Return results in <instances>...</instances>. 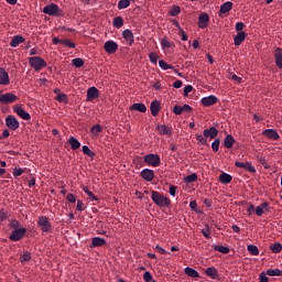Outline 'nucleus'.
I'll list each match as a JSON object with an SVG mask.
<instances>
[{
	"instance_id": "nucleus-11",
	"label": "nucleus",
	"mask_w": 282,
	"mask_h": 282,
	"mask_svg": "<svg viewBox=\"0 0 282 282\" xmlns=\"http://www.w3.org/2000/svg\"><path fill=\"white\" fill-rule=\"evenodd\" d=\"M217 96L215 95H209L207 97H203L200 102L203 107H213V105H217Z\"/></svg>"
},
{
	"instance_id": "nucleus-13",
	"label": "nucleus",
	"mask_w": 282,
	"mask_h": 282,
	"mask_svg": "<svg viewBox=\"0 0 282 282\" xmlns=\"http://www.w3.org/2000/svg\"><path fill=\"white\" fill-rule=\"evenodd\" d=\"M141 177L145 182H153V180L155 178V173L153 172V170L144 169L143 171H141Z\"/></svg>"
},
{
	"instance_id": "nucleus-30",
	"label": "nucleus",
	"mask_w": 282,
	"mask_h": 282,
	"mask_svg": "<svg viewBox=\"0 0 282 282\" xmlns=\"http://www.w3.org/2000/svg\"><path fill=\"white\" fill-rule=\"evenodd\" d=\"M219 182L221 184H230L232 182V176L228 173H223L219 176Z\"/></svg>"
},
{
	"instance_id": "nucleus-5",
	"label": "nucleus",
	"mask_w": 282,
	"mask_h": 282,
	"mask_svg": "<svg viewBox=\"0 0 282 282\" xmlns=\"http://www.w3.org/2000/svg\"><path fill=\"white\" fill-rule=\"evenodd\" d=\"M25 232H28V229H25V227L18 228V229L11 231L9 239L11 241H21V239H23L25 237Z\"/></svg>"
},
{
	"instance_id": "nucleus-1",
	"label": "nucleus",
	"mask_w": 282,
	"mask_h": 282,
	"mask_svg": "<svg viewBox=\"0 0 282 282\" xmlns=\"http://www.w3.org/2000/svg\"><path fill=\"white\" fill-rule=\"evenodd\" d=\"M151 199L159 208H169L171 206V199L160 192L152 191Z\"/></svg>"
},
{
	"instance_id": "nucleus-17",
	"label": "nucleus",
	"mask_w": 282,
	"mask_h": 282,
	"mask_svg": "<svg viewBox=\"0 0 282 282\" xmlns=\"http://www.w3.org/2000/svg\"><path fill=\"white\" fill-rule=\"evenodd\" d=\"M98 98V88L96 87H90L87 90V100L88 102H91V100H96Z\"/></svg>"
},
{
	"instance_id": "nucleus-2",
	"label": "nucleus",
	"mask_w": 282,
	"mask_h": 282,
	"mask_svg": "<svg viewBox=\"0 0 282 282\" xmlns=\"http://www.w3.org/2000/svg\"><path fill=\"white\" fill-rule=\"evenodd\" d=\"M29 63L35 72H41V69H43V67H47V63L44 62V59L39 56L30 57Z\"/></svg>"
},
{
	"instance_id": "nucleus-51",
	"label": "nucleus",
	"mask_w": 282,
	"mask_h": 282,
	"mask_svg": "<svg viewBox=\"0 0 282 282\" xmlns=\"http://www.w3.org/2000/svg\"><path fill=\"white\" fill-rule=\"evenodd\" d=\"M183 107L182 106H174L173 108V113H175V116H182V112H183Z\"/></svg>"
},
{
	"instance_id": "nucleus-21",
	"label": "nucleus",
	"mask_w": 282,
	"mask_h": 282,
	"mask_svg": "<svg viewBox=\"0 0 282 282\" xmlns=\"http://www.w3.org/2000/svg\"><path fill=\"white\" fill-rule=\"evenodd\" d=\"M243 41H246V32L240 31L234 37V43H235L236 46H239V45H241V43H243Z\"/></svg>"
},
{
	"instance_id": "nucleus-49",
	"label": "nucleus",
	"mask_w": 282,
	"mask_h": 282,
	"mask_svg": "<svg viewBox=\"0 0 282 282\" xmlns=\"http://www.w3.org/2000/svg\"><path fill=\"white\" fill-rule=\"evenodd\" d=\"M161 46L163 50H169L171 47V42L167 39L161 41Z\"/></svg>"
},
{
	"instance_id": "nucleus-45",
	"label": "nucleus",
	"mask_w": 282,
	"mask_h": 282,
	"mask_svg": "<svg viewBox=\"0 0 282 282\" xmlns=\"http://www.w3.org/2000/svg\"><path fill=\"white\" fill-rule=\"evenodd\" d=\"M62 45H64V47H69L72 50H74V47H76V44L69 40H63Z\"/></svg>"
},
{
	"instance_id": "nucleus-34",
	"label": "nucleus",
	"mask_w": 282,
	"mask_h": 282,
	"mask_svg": "<svg viewBox=\"0 0 282 282\" xmlns=\"http://www.w3.org/2000/svg\"><path fill=\"white\" fill-rule=\"evenodd\" d=\"M214 250L216 252H221V254H228V252H230V248L228 247H224L221 245H216L214 246Z\"/></svg>"
},
{
	"instance_id": "nucleus-4",
	"label": "nucleus",
	"mask_w": 282,
	"mask_h": 282,
	"mask_svg": "<svg viewBox=\"0 0 282 282\" xmlns=\"http://www.w3.org/2000/svg\"><path fill=\"white\" fill-rule=\"evenodd\" d=\"M59 12H61V9L56 3H51L43 8V13L48 14V17H61Z\"/></svg>"
},
{
	"instance_id": "nucleus-44",
	"label": "nucleus",
	"mask_w": 282,
	"mask_h": 282,
	"mask_svg": "<svg viewBox=\"0 0 282 282\" xmlns=\"http://www.w3.org/2000/svg\"><path fill=\"white\" fill-rule=\"evenodd\" d=\"M184 180L187 184L196 182L197 181V174L194 173V174L187 175Z\"/></svg>"
},
{
	"instance_id": "nucleus-52",
	"label": "nucleus",
	"mask_w": 282,
	"mask_h": 282,
	"mask_svg": "<svg viewBox=\"0 0 282 282\" xmlns=\"http://www.w3.org/2000/svg\"><path fill=\"white\" fill-rule=\"evenodd\" d=\"M56 100H57L58 102H67V95H65V94H58V95L56 96Z\"/></svg>"
},
{
	"instance_id": "nucleus-63",
	"label": "nucleus",
	"mask_w": 282,
	"mask_h": 282,
	"mask_svg": "<svg viewBox=\"0 0 282 282\" xmlns=\"http://www.w3.org/2000/svg\"><path fill=\"white\" fill-rule=\"evenodd\" d=\"M8 218V212L6 210H0V220L1 221H6V219Z\"/></svg>"
},
{
	"instance_id": "nucleus-42",
	"label": "nucleus",
	"mask_w": 282,
	"mask_h": 282,
	"mask_svg": "<svg viewBox=\"0 0 282 282\" xmlns=\"http://www.w3.org/2000/svg\"><path fill=\"white\" fill-rule=\"evenodd\" d=\"M72 64L75 66V67H83V65H85V61H83V58L80 57H77V58H74L72 61Z\"/></svg>"
},
{
	"instance_id": "nucleus-14",
	"label": "nucleus",
	"mask_w": 282,
	"mask_h": 282,
	"mask_svg": "<svg viewBox=\"0 0 282 282\" xmlns=\"http://www.w3.org/2000/svg\"><path fill=\"white\" fill-rule=\"evenodd\" d=\"M210 21V18L208 17L207 13H202L198 17V28H200V30H204L206 28H208V22Z\"/></svg>"
},
{
	"instance_id": "nucleus-36",
	"label": "nucleus",
	"mask_w": 282,
	"mask_h": 282,
	"mask_svg": "<svg viewBox=\"0 0 282 282\" xmlns=\"http://www.w3.org/2000/svg\"><path fill=\"white\" fill-rule=\"evenodd\" d=\"M131 6V0H120L118 2V10H127Z\"/></svg>"
},
{
	"instance_id": "nucleus-20",
	"label": "nucleus",
	"mask_w": 282,
	"mask_h": 282,
	"mask_svg": "<svg viewBox=\"0 0 282 282\" xmlns=\"http://www.w3.org/2000/svg\"><path fill=\"white\" fill-rule=\"evenodd\" d=\"M105 243H107V240H105V238L95 237L91 240L90 248H100L101 246H105Z\"/></svg>"
},
{
	"instance_id": "nucleus-37",
	"label": "nucleus",
	"mask_w": 282,
	"mask_h": 282,
	"mask_svg": "<svg viewBox=\"0 0 282 282\" xmlns=\"http://www.w3.org/2000/svg\"><path fill=\"white\" fill-rule=\"evenodd\" d=\"M267 275L268 276H281L282 275V271L280 269H269L267 271Z\"/></svg>"
},
{
	"instance_id": "nucleus-7",
	"label": "nucleus",
	"mask_w": 282,
	"mask_h": 282,
	"mask_svg": "<svg viewBox=\"0 0 282 282\" xmlns=\"http://www.w3.org/2000/svg\"><path fill=\"white\" fill-rule=\"evenodd\" d=\"M19 97L12 93H6L0 96V102L2 105H11L12 102H17Z\"/></svg>"
},
{
	"instance_id": "nucleus-23",
	"label": "nucleus",
	"mask_w": 282,
	"mask_h": 282,
	"mask_svg": "<svg viewBox=\"0 0 282 282\" xmlns=\"http://www.w3.org/2000/svg\"><path fill=\"white\" fill-rule=\"evenodd\" d=\"M184 272L187 276H191V279H199V272L191 267H186Z\"/></svg>"
},
{
	"instance_id": "nucleus-64",
	"label": "nucleus",
	"mask_w": 282,
	"mask_h": 282,
	"mask_svg": "<svg viewBox=\"0 0 282 282\" xmlns=\"http://www.w3.org/2000/svg\"><path fill=\"white\" fill-rule=\"evenodd\" d=\"M236 30H237V32H242V30H243V23H242V22H237V23H236Z\"/></svg>"
},
{
	"instance_id": "nucleus-16",
	"label": "nucleus",
	"mask_w": 282,
	"mask_h": 282,
	"mask_svg": "<svg viewBox=\"0 0 282 282\" xmlns=\"http://www.w3.org/2000/svg\"><path fill=\"white\" fill-rule=\"evenodd\" d=\"M0 85H10V75L3 67H0Z\"/></svg>"
},
{
	"instance_id": "nucleus-15",
	"label": "nucleus",
	"mask_w": 282,
	"mask_h": 282,
	"mask_svg": "<svg viewBox=\"0 0 282 282\" xmlns=\"http://www.w3.org/2000/svg\"><path fill=\"white\" fill-rule=\"evenodd\" d=\"M262 135H264V138H268L269 140H279V138H281L279 135V132H276V130L274 129H265L262 132Z\"/></svg>"
},
{
	"instance_id": "nucleus-56",
	"label": "nucleus",
	"mask_w": 282,
	"mask_h": 282,
	"mask_svg": "<svg viewBox=\"0 0 282 282\" xmlns=\"http://www.w3.org/2000/svg\"><path fill=\"white\" fill-rule=\"evenodd\" d=\"M143 279H144L145 282H151L152 279H153V275H151V272L145 271L144 274H143Z\"/></svg>"
},
{
	"instance_id": "nucleus-41",
	"label": "nucleus",
	"mask_w": 282,
	"mask_h": 282,
	"mask_svg": "<svg viewBox=\"0 0 282 282\" xmlns=\"http://www.w3.org/2000/svg\"><path fill=\"white\" fill-rule=\"evenodd\" d=\"M243 169L246 171H249V173H257V169L254 167V165H252L251 162H246Z\"/></svg>"
},
{
	"instance_id": "nucleus-59",
	"label": "nucleus",
	"mask_w": 282,
	"mask_h": 282,
	"mask_svg": "<svg viewBox=\"0 0 282 282\" xmlns=\"http://www.w3.org/2000/svg\"><path fill=\"white\" fill-rule=\"evenodd\" d=\"M169 193H170V195H172V197H175V195L177 193V186H175V185L170 186Z\"/></svg>"
},
{
	"instance_id": "nucleus-46",
	"label": "nucleus",
	"mask_w": 282,
	"mask_h": 282,
	"mask_svg": "<svg viewBox=\"0 0 282 282\" xmlns=\"http://www.w3.org/2000/svg\"><path fill=\"white\" fill-rule=\"evenodd\" d=\"M30 259H32V254H30V252H25L20 257L21 263H25L30 261Z\"/></svg>"
},
{
	"instance_id": "nucleus-3",
	"label": "nucleus",
	"mask_w": 282,
	"mask_h": 282,
	"mask_svg": "<svg viewBox=\"0 0 282 282\" xmlns=\"http://www.w3.org/2000/svg\"><path fill=\"white\" fill-rule=\"evenodd\" d=\"M37 226L41 228L42 232H52V224L46 216L39 217Z\"/></svg>"
},
{
	"instance_id": "nucleus-24",
	"label": "nucleus",
	"mask_w": 282,
	"mask_h": 282,
	"mask_svg": "<svg viewBox=\"0 0 282 282\" xmlns=\"http://www.w3.org/2000/svg\"><path fill=\"white\" fill-rule=\"evenodd\" d=\"M268 208H270V204L268 203L260 204L258 207H256V215L258 217H261V215H263L264 210H268Z\"/></svg>"
},
{
	"instance_id": "nucleus-35",
	"label": "nucleus",
	"mask_w": 282,
	"mask_h": 282,
	"mask_svg": "<svg viewBox=\"0 0 282 282\" xmlns=\"http://www.w3.org/2000/svg\"><path fill=\"white\" fill-rule=\"evenodd\" d=\"M248 252H250V254H253V257H259V247L254 246V245H249L247 247Z\"/></svg>"
},
{
	"instance_id": "nucleus-40",
	"label": "nucleus",
	"mask_w": 282,
	"mask_h": 282,
	"mask_svg": "<svg viewBox=\"0 0 282 282\" xmlns=\"http://www.w3.org/2000/svg\"><path fill=\"white\" fill-rule=\"evenodd\" d=\"M270 250L273 251L276 254V253L281 252L282 246L279 242L272 243L270 246Z\"/></svg>"
},
{
	"instance_id": "nucleus-50",
	"label": "nucleus",
	"mask_w": 282,
	"mask_h": 282,
	"mask_svg": "<svg viewBox=\"0 0 282 282\" xmlns=\"http://www.w3.org/2000/svg\"><path fill=\"white\" fill-rule=\"evenodd\" d=\"M181 9L180 7H173L172 10L170 11V17H177V14H180Z\"/></svg>"
},
{
	"instance_id": "nucleus-57",
	"label": "nucleus",
	"mask_w": 282,
	"mask_h": 282,
	"mask_svg": "<svg viewBox=\"0 0 282 282\" xmlns=\"http://www.w3.org/2000/svg\"><path fill=\"white\" fill-rule=\"evenodd\" d=\"M10 228H21V223L19 220H11Z\"/></svg>"
},
{
	"instance_id": "nucleus-31",
	"label": "nucleus",
	"mask_w": 282,
	"mask_h": 282,
	"mask_svg": "<svg viewBox=\"0 0 282 282\" xmlns=\"http://www.w3.org/2000/svg\"><path fill=\"white\" fill-rule=\"evenodd\" d=\"M68 143L70 144V149H73V151H76V149H80V141H78V139L74 137H69Z\"/></svg>"
},
{
	"instance_id": "nucleus-54",
	"label": "nucleus",
	"mask_w": 282,
	"mask_h": 282,
	"mask_svg": "<svg viewBox=\"0 0 282 282\" xmlns=\"http://www.w3.org/2000/svg\"><path fill=\"white\" fill-rule=\"evenodd\" d=\"M76 209L79 210V213H83V210H85V204L83 203V200H77Z\"/></svg>"
},
{
	"instance_id": "nucleus-38",
	"label": "nucleus",
	"mask_w": 282,
	"mask_h": 282,
	"mask_svg": "<svg viewBox=\"0 0 282 282\" xmlns=\"http://www.w3.org/2000/svg\"><path fill=\"white\" fill-rule=\"evenodd\" d=\"M159 67H161V69H164L165 72L166 69H174L173 65H169L164 59L159 61Z\"/></svg>"
},
{
	"instance_id": "nucleus-55",
	"label": "nucleus",
	"mask_w": 282,
	"mask_h": 282,
	"mask_svg": "<svg viewBox=\"0 0 282 282\" xmlns=\"http://www.w3.org/2000/svg\"><path fill=\"white\" fill-rule=\"evenodd\" d=\"M202 235H203L206 239H210V228L206 227V228L202 229Z\"/></svg>"
},
{
	"instance_id": "nucleus-28",
	"label": "nucleus",
	"mask_w": 282,
	"mask_h": 282,
	"mask_svg": "<svg viewBox=\"0 0 282 282\" xmlns=\"http://www.w3.org/2000/svg\"><path fill=\"white\" fill-rule=\"evenodd\" d=\"M232 10V2L227 1L220 6V13L226 14Z\"/></svg>"
},
{
	"instance_id": "nucleus-47",
	"label": "nucleus",
	"mask_w": 282,
	"mask_h": 282,
	"mask_svg": "<svg viewBox=\"0 0 282 282\" xmlns=\"http://www.w3.org/2000/svg\"><path fill=\"white\" fill-rule=\"evenodd\" d=\"M219 144H221V141L219 139H215V141L212 143L213 151H219Z\"/></svg>"
},
{
	"instance_id": "nucleus-26",
	"label": "nucleus",
	"mask_w": 282,
	"mask_h": 282,
	"mask_svg": "<svg viewBox=\"0 0 282 282\" xmlns=\"http://www.w3.org/2000/svg\"><path fill=\"white\" fill-rule=\"evenodd\" d=\"M156 130L159 131V133L161 135H171V133H172L171 128H169L165 124L158 126Z\"/></svg>"
},
{
	"instance_id": "nucleus-33",
	"label": "nucleus",
	"mask_w": 282,
	"mask_h": 282,
	"mask_svg": "<svg viewBox=\"0 0 282 282\" xmlns=\"http://www.w3.org/2000/svg\"><path fill=\"white\" fill-rule=\"evenodd\" d=\"M150 109H151L152 116H158V113H160V102L152 101L150 105Z\"/></svg>"
},
{
	"instance_id": "nucleus-22",
	"label": "nucleus",
	"mask_w": 282,
	"mask_h": 282,
	"mask_svg": "<svg viewBox=\"0 0 282 282\" xmlns=\"http://www.w3.org/2000/svg\"><path fill=\"white\" fill-rule=\"evenodd\" d=\"M205 274L207 275V276H209V279H218V276H219V271H217L216 269H215V267H209V268H207L206 270H205Z\"/></svg>"
},
{
	"instance_id": "nucleus-25",
	"label": "nucleus",
	"mask_w": 282,
	"mask_h": 282,
	"mask_svg": "<svg viewBox=\"0 0 282 282\" xmlns=\"http://www.w3.org/2000/svg\"><path fill=\"white\" fill-rule=\"evenodd\" d=\"M274 58H275L276 67H279V69H282V53H281V48H276L275 50Z\"/></svg>"
},
{
	"instance_id": "nucleus-19",
	"label": "nucleus",
	"mask_w": 282,
	"mask_h": 282,
	"mask_svg": "<svg viewBox=\"0 0 282 282\" xmlns=\"http://www.w3.org/2000/svg\"><path fill=\"white\" fill-rule=\"evenodd\" d=\"M130 111H139L140 113H147V105L144 104H133L132 106H130Z\"/></svg>"
},
{
	"instance_id": "nucleus-29",
	"label": "nucleus",
	"mask_w": 282,
	"mask_h": 282,
	"mask_svg": "<svg viewBox=\"0 0 282 282\" xmlns=\"http://www.w3.org/2000/svg\"><path fill=\"white\" fill-rule=\"evenodd\" d=\"M90 133L93 135V138H98L100 135V133H102V126L100 124H95L91 129H90Z\"/></svg>"
},
{
	"instance_id": "nucleus-48",
	"label": "nucleus",
	"mask_w": 282,
	"mask_h": 282,
	"mask_svg": "<svg viewBox=\"0 0 282 282\" xmlns=\"http://www.w3.org/2000/svg\"><path fill=\"white\" fill-rule=\"evenodd\" d=\"M149 58L154 65H158V58H160V56H158V53H150Z\"/></svg>"
},
{
	"instance_id": "nucleus-18",
	"label": "nucleus",
	"mask_w": 282,
	"mask_h": 282,
	"mask_svg": "<svg viewBox=\"0 0 282 282\" xmlns=\"http://www.w3.org/2000/svg\"><path fill=\"white\" fill-rule=\"evenodd\" d=\"M122 36L124 39V41L128 43V45H133V32H131V30L127 29L122 32Z\"/></svg>"
},
{
	"instance_id": "nucleus-32",
	"label": "nucleus",
	"mask_w": 282,
	"mask_h": 282,
	"mask_svg": "<svg viewBox=\"0 0 282 282\" xmlns=\"http://www.w3.org/2000/svg\"><path fill=\"white\" fill-rule=\"evenodd\" d=\"M234 144H235V137H232L231 134H228L225 138L224 145L226 147V149H232Z\"/></svg>"
},
{
	"instance_id": "nucleus-12",
	"label": "nucleus",
	"mask_w": 282,
	"mask_h": 282,
	"mask_svg": "<svg viewBox=\"0 0 282 282\" xmlns=\"http://www.w3.org/2000/svg\"><path fill=\"white\" fill-rule=\"evenodd\" d=\"M219 134V130L216 127H210L209 129H205L203 131L204 138H209V140H214Z\"/></svg>"
},
{
	"instance_id": "nucleus-9",
	"label": "nucleus",
	"mask_w": 282,
	"mask_h": 282,
	"mask_svg": "<svg viewBox=\"0 0 282 282\" xmlns=\"http://www.w3.org/2000/svg\"><path fill=\"white\" fill-rule=\"evenodd\" d=\"M13 111L14 113H17V116L22 118V120H31L32 118V116H30V112L25 111V109H23V107L21 106H14Z\"/></svg>"
},
{
	"instance_id": "nucleus-43",
	"label": "nucleus",
	"mask_w": 282,
	"mask_h": 282,
	"mask_svg": "<svg viewBox=\"0 0 282 282\" xmlns=\"http://www.w3.org/2000/svg\"><path fill=\"white\" fill-rule=\"evenodd\" d=\"M82 150H83L84 155H88V158H94L95 154L91 151V149H89V147L83 145Z\"/></svg>"
},
{
	"instance_id": "nucleus-27",
	"label": "nucleus",
	"mask_w": 282,
	"mask_h": 282,
	"mask_svg": "<svg viewBox=\"0 0 282 282\" xmlns=\"http://www.w3.org/2000/svg\"><path fill=\"white\" fill-rule=\"evenodd\" d=\"M20 43H25V37L17 35L11 40L10 45L11 47H17L20 45Z\"/></svg>"
},
{
	"instance_id": "nucleus-10",
	"label": "nucleus",
	"mask_w": 282,
	"mask_h": 282,
	"mask_svg": "<svg viewBox=\"0 0 282 282\" xmlns=\"http://www.w3.org/2000/svg\"><path fill=\"white\" fill-rule=\"evenodd\" d=\"M6 124L9 129H11V131H17V129L20 127L19 120H17L14 116H8L6 118Z\"/></svg>"
},
{
	"instance_id": "nucleus-58",
	"label": "nucleus",
	"mask_w": 282,
	"mask_h": 282,
	"mask_svg": "<svg viewBox=\"0 0 282 282\" xmlns=\"http://www.w3.org/2000/svg\"><path fill=\"white\" fill-rule=\"evenodd\" d=\"M66 199L69 202V204H76V195L74 194H68Z\"/></svg>"
},
{
	"instance_id": "nucleus-39",
	"label": "nucleus",
	"mask_w": 282,
	"mask_h": 282,
	"mask_svg": "<svg viewBox=\"0 0 282 282\" xmlns=\"http://www.w3.org/2000/svg\"><path fill=\"white\" fill-rule=\"evenodd\" d=\"M112 24L115 28H122L124 25V20H122L120 17H117L113 19Z\"/></svg>"
},
{
	"instance_id": "nucleus-6",
	"label": "nucleus",
	"mask_w": 282,
	"mask_h": 282,
	"mask_svg": "<svg viewBox=\"0 0 282 282\" xmlns=\"http://www.w3.org/2000/svg\"><path fill=\"white\" fill-rule=\"evenodd\" d=\"M145 164H149L150 166H159L162 162V159H160V155L150 153L144 156Z\"/></svg>"
},
{
	"instance_id": "nucleus-53",
	"label": "nucleus",
	"mask_w": 282,
	"mask_h": 282,
	"mask_svg": "<svg viewBox=\"0 0 282 282\" xmlns=\"http://www.w3.org/2000/svg\"><path fill=\"white\" fill-rule=\"evenodd\" d=\"M196 140L198 142V144H206V137H204V134H197L196 135Z\"/></svg>"
},
{
	"instance_id": "nucleus-61",
	"label": "nucleus",
	"mask_w": 282,
	"mask_h": 282,
	"mask_svg": "<svg viewBox=\"0 0 282 282\" xmlns=\"http://www.w3.org/2000/svg\"><path fill=\"white\" fill-rule=\"evenodd\" d=\"M259 279H260V282H268L269 281L268 273L265 272L260 273Z\"/></svg>"
},
{
	"instance_id": "nucleus-8",
	"label": "nucleus",
	"mask_w": 282,
	"mask_h": 282,
	"mask_svg": "<svg viewBox=\"0 0 282 282\" xmlns=\"http://www.w3.org/2000/svg\"><path fill=\"white\" fill-rule=\"evenodd\" d=\"M104 50L107 54H116L118 52V43L109 40L104 44Z\"/></svg>"
},
{
	"instance_id": "nucleus-62",
	"label": "nucleus",
	"mask_w": 282,
	"mask_h": 282,
	"mask_svg": "<svg viewBox=\"0 0 282 282\" xmlns=\"http://www.w3.org/2000/svg\"><path fill=\"white\" fill-rule=\"evenodd\" d=\"M191 91H193L192 85H187L184 87V96H188V94H191Z\"/></svg>"
},
{
	"instance_id": "nucleus-60",
	"label": "nucleus",
	"mask_w": 282,
	"mask_h": 282,
	"mask_svg": "<svg viewBox=\"0 0 282 282\" xmlns=\"http://www.w3.org/2000/svg\"><path fill=\"white\" fill-rule=\"evenodd\" d=\"M13 175H14V177H19V176L23 175V169H21V167L14 169Z\"/></svg>"
}]
</instances>
